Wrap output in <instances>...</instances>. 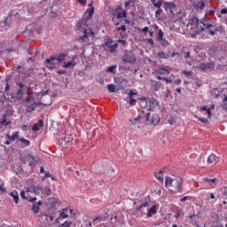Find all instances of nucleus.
<instances>
[{"mask_svg": "<svg viewBox=\"0 0 227 227\" xmlns=\"http://www.w3.org/2000/svg\"><path fill=\"white\" fill-rule=\"evenodd\" d=\"M165 187L173 194H182L184 192V179L182 177L172 178L169 176H166Z\"/></svg>", "mask_w": 227, "mask_h": 227, "instance_id": "obj_1", "label": "nucleus"}, {"mask_svg": "<svg viewBox=\"0 0 227 227\" xmlns=\"http://www.w3.org/2000/svg\"><path fill=\"white\" fill-rule=\"evenodd\" d=\"M76 27L77 29H83V34H84L83 36H81L80 38L77 39V42H79V43H86L90 36H91V38H95V32H93V30L90 28L88 24H86V21L84 20L78 21Z\"/></svg>", "mask_w": 227, "mask_h": 227, "instance_id": "obj_2", "label": "nucleus"}, {"mask_svg": "<svg viewBox=\"0 0 227 227\" xmlns=\"http://www.w3.org/2000/svg\"><path fill=\"white\" fill-rule=\"evenodd\" d=\"M142 107H149L148 111H159V101L155 98H144L140 101Z\"/></svg>", "mask_w": 227, "mask_h": 227, "instance_id": "obj_3", "label": "nucleus"}, {"mask_svg": "<svg viewBox=\"0 0 227 227\" xmlns=\"http://www.w3.org/2000/svg\"><path fill=\"white\" fill-rule=\"evenodd\" d=\"M23 106L26 108V112L27 113H33V111H35V109H36L37 106H51V104H42V103H36V101H35V98L29 97L23 100Z\"/></svg>", "mask_w": 227, "mask_h": 227, "instance_id": "obj_4", "label": "nucleus"}, {"mask_svg": "<svg viewBox=\"0 0 227 227\" xmlns=\"http://www.w3.org/2000/svg\"><path fill=\"white\" fill-rule=\"evenodd\" d=\"M163 8L165 12H169L170 15L173 17H175V15H180L182 12V10H180V8L173 2H165L163 4Z\"/></svg>", "mask_w": 227, "mask_h": 227, "instance_id": "obj_5", "label": "nucleus"}, {"mask_svg": "<svg viewBox=\"0 0 227 227\" xmlns=\"http://www.w3.org/2000/svg\"><path fill=\"white\" fill-rule=\"evenodd\" d=\"M152 116V117H151ZM145 125H159L160 121V117L159 114L153 112V114L146 113L145 115Z\"/></svg>", "mask_w": 227, "mask_h": 227, "instance_id": "obj_6", "label": "nucleus"}, {"mask_svg": "<svg viewBox=\"0 0 227 227\" xmlns=\"http://www.w3.org/2000/svg\"><path fill=\"white\" fill-rule=\"evenodd\" d=\"M67 54L66 52L59 53L58 55H53L48 59H46L45 63H51V61H58V63H63L65 59H67Z\"/></svg>", "mask_w": 227, "mask_h": 227, "instance_id": "obj_7", "label": "nucleus"}, {"mask_svg": "<svg viewBox=\"0 0 227 227\" xmlns=\"http://www.w3.org/2000/svg\"><path fill=\"white\" fill-rule=\"evenodd\" d=\"M123 63H131L132 65L136 64L137 59L136 56L129 51H124L123 56L121 57Z\"/></svg>", "mask_w": 227, "mask_h": 227, "instance_id": "obj_8", "label": "nucleus"}, {"mask_svg": "<svg viewBox=\"0 0 227 227\" xmlns=\"http://www.w3.org/2000/svg\"><path fill=\"white\" fill-rule=\"evenodd\" d=\"M114 15H115L116 19H126L127 17V10L123 11L121 5H119L114 12Z\"/></svg>", "mask_w": 227, "mask_h": 227, "instance_id": "obj_9", "label": "nucleus"}, {"mask_svg": "<svg viewBox=\"0 0 227 227\" xmlns=\"http://www.w3.org/2000/svg\"><path fill=\"white\" fill-rule=\"evenodd\" d=\"M105 47L107 52H116V49H118V43H113V41H106L105 43Z\"/></svg>", "mask_w": 227, "mask_h": 227, "instance_id": "obj_10", "label": "nucleus"}, {"mask_svg": "<svg viewBox=\"0 0 227 227\" xmlns=\"http://www.w3.org/2000/svg\"><path fill=\"white\" fill-rule=\"evenodd\" d=\"M130 123H132V125L136 126L137 125L138 129H139V124L140 123H146V121L145 119V116L139 114L137 117L134 118L133 120L130 119L129 120Z\"/></svg>", "mask_w": 227, "mask_h": 227, "instance_id": "obj_11", "label": "nucleus"}, {"mask_svg": "<svg viewBox=\"0 0 227 227\" xmlns=\"http://www.w3.org/2000/svg\"><path fill=\"white\" fill-rule=\"evenodd\" d=\"M147 198L148 201L145 200L143 202V200H141L142 205L137 207V212H141L143 215L146 214V212L143 211V208H148L150 207V197Z\"/></svg>", "mask_w": 227, "mask_h": 227, "instance_id": "obj_12", "label": "nucleus"}, {"mask_svg": "<svg viewBox=\"0 0 227 227\" xmlns=\"http://www.w3.org/2000/svg\"><path fill=\"white\" fill-rule=\"evenodd\" d=\"M219 162V157H217L215 154L211 153L207 157V164H210L211 166H214V164H217Z\"/></svg>", "mask_w": 227, "mask_h": 227, "instance_id": "obj_13", "label": "nucleus"}, {"mask_svg": "<svg viewBox=\"0 0 227 227\" xmlns=\"http://www.w3.org/2000/svg\"><path fill=\"white\" fill-rule=\"evenodd\" d=\"M93 13H95V7H90L87 9L85 15H88V16H86L85 20H84V22H86V20H91V17H93Z\"/></svg>", "mask_w": 227, "mask_h": 227, "instance_id": "obj_14", "label": "nucleus"}, {"mask_svg": "<svg viewBox=\"0 0 227 227\" xmlns=\"http://www.w3.org/2000/svg\"><path fill=\"white\" fill-rule=\"evenodd\" d=\"M192 4L197 10H205L207 2L205 0H202L200 2H194Z\"/></svg>", "mask_w": 227, "mask_h": 227, "instance_id": "obj_15", "label": "nucleus"}, {"mask_svg": "<svg viewBox=\"0 0 227 227\" xmlns=\"http://www.w3.org/2000/svg\"><path fill=\"white\" fill-rule=\"evenodd\" d=\"M68 212H69V214H72V212H74V210L68 209V208H64L59 213V217H61V219H67V217H68Z\"/></svg>", "mask_w": 227, "mask_h": 227, "instance_id": "obj_16", "label": "nucleus"}, {"mask_svg": "<svg viewBox=\"0 0 227 227\" xmlns=\"http://www.w3.org/2000/svg\"><path fill=\"white\" fill-rule=\"evenodd\" d=\"M20 198H22V200H27V201H29V203H35V201H36V197H33V198H27L26 197V192L24 191L20 192Z\"/></svg>", "mask_w": 227, "mask_h": 227, "instance_id": "obj_17", "label": "nucleus"}, {"mask_svg": "<svg viewBox=\"0 0 227 227\" xmlns=\"http://www.w3.org/2000/svg\"><path fill=\"white\" fill-rule=\"evenodd\" d=\"M42 127H43V121L39 120L38 123L33 125L32 130H34V132H38V130H40V128Z\"/></svg>", "mask_w": 227, "mask_h": 227, "instance_id": "obj_18", "label": "nucleus"}, {"mask_svg": "<svg viewBox=\"0 0 227 227\" xmlns=\"http://www.w3.org/2000/svg\"><path fill=\"white\" fill-rule=\"evenodd\" d=\"M41 205H42V200H39L38 202L33 204L32 211L34 212V214H38V212H40Z\"/></svg>", "mask_w": 227, "mask_h": 227, "instance_id": "obj_19", "label": "nucleus"}, {"mask_svg": "<svg viewBox=\"0 0 227 227\" xmlns=\"http://www.w3.org/2000/svg\"><path fill=\"white\" fill-rule=\"evenodd\" d=\"M20 137V136L19 135V131H16V132L14 133V135H12V136H10V134H6V135H5V137H6L8 140H10L11 142L15 141V139H19Z\"/></svg>", "mask_w": 227, "mask_h": 227, "instance_id": "obj_20", "label": "nucleus"}, {"mask_svg": "<svg viewBox=\"0 0 227 227\" xmlns=\"http://www.w3.org/2000/svg\"><path fill=\"white\" fill-rule=\"evenodd\" d=\"M25 160H27L28 163V166H35V156L31 154H27L25 157Z\"/></svg>", "mask_w": 227, "mask_h": 227, "instance_id": "obj_21", "label": "nucleus"}, {"mask_svg": "<svg viewBox=\"0 0 227 227\" xmlns=\"http://www.w3.org/2000/svg\"><path fill=\"white\" fill-rule=\"evenodd\" d=\"M152 88L154 90V91H159V90L162 88V82L154 81L152 83Z\"/></svg>", "mask_w": 227, "mask_h": 227, "instance_id": "obj_22", "label": "nucleus"}, {"mask_svg": "<svg viewBox=\"0 0 227 227\" xmlns=\"http://www.w3.org/2000/svg\"><path fill=\"white\" fill-rule=\"evenodd\" d=\"M155 74H158V75H169V70L161 67L157 69Z\"/></svg>", "mask_w": 227, "mask_h": 227, "instance_id": "obj_23", "label": "nucleus"}, {"mask_svg": "<svg viewBox=\"0 0 227 227\" xmlns=\"http://www.w3.org/2000/svg\"><path fill=\"white\" fill-rule=\"evenodd\" d=\"M6 116H7L6 114H4L3 118L0 121V125L2 127H8V125L12 124V121H6Z\"/></svg>", "mask_w": 227, "mask_h": 227, "instance_id": "obj_24", "label": "nucleus"}, {"mask_svg": "<svg viewBox=\"0 0 227 227\" xmlns=\"http://www.w3.org/2000/svg\"><path fill=\"white\" fill-rule=\"evenodd\" d=\"M9 195L13 198L14 200V202L16 203V205L19 204V192L17 191H13V192H11L9 193Z\"/></svg>", "mask_w": 227, "mask_h": 227, "instance_id": "obj_25", "label": "nucleus"}, {"mask_svg": "<svg viewBox=\"0 0 227 227\" xmlns=\"http://www.w3.org/2000/svg\"><path fill=\"white\" fill-rule=\"evenodd\" d=\"M201 113H205L207 114V118H212V112H210V108H207V106L200 107Z\"/></svg>", "mask_w": 227, "mask_h": 227, "instance_id": "obj_26", "label": "nucleus"}, {"mask_svg": "<svg viewBox=\"0 0 227 227\" xmlns=\"http://www.w3.org/2000/svg\"><path fill=\"white\" fill-rule=\"evenodd\" d=\"M76 63L74 60H70L68 62H65L63 65L64 68H74V67H75Z\"/></svg>", "mask_w": 227, "mask_h": 227, "instance_id": "obj_27", "label": "nucleus"}, {"mask_svg": "<svg viewBox=\"0 0 227 227\" xmlns=\"http://www.w3.org/2000/svg\"><path fill=\"white\" fill-rule=\"evenodd\" d=\"M157 214V207L153 206L150 207L147 213V217H152V215Z\"/></svg>", "mask_w": 227, "mask_h": 227, "instance_id": "obj_28", "label": "nucleus"}, {"mask_svg": "<svg viewBox=\"0 0 227 227\" xmlns=\"http://www.w3.org/2000/svg\"><path fill=\"white\" fill-rule=\"evenodd\" d=\"M157 58H159V59H168L169 54H166L164 51H160L157 54Z\"/></svg>", "mask_w": 227, "mask_h": 227, "instance_id": "obj_29", "label": "nucleus"}, {"mask_svg": "<svg viewBox=\"0 0 227 227\" xmlns=\"http://www.w3.org/2000/svg\"><path fill=\"white\" fill-rule=\"evenodd\" d=\"M162 173H164L162 170H160L158 173L154 174L155 178L159 182H164V176H162Z\"/></svg>", "mask_w": 227, "mask_h": 227, "instance_id": "obj_30", "label": "nucleus"}, {"mask_svg": "<svg viewBox=\"0 0 227 227\" xmlns=\"http://www.w3.org/2000/svg\"><path fill=\"white\" fill-rule=\"evenodd\" d=\"M190 26H199L200 20L196 17H193L189 21Z\"/></svg>", "mask_w": 227, "mask_h": 227, "instance_id": "obj_31", "label": "nucleus"}, {"mask_svg": "<svg viewBox=\"0 0 227 227\" xmlns=\"http://www.w3.org/2000/svg\"><path fill=\"white\" fill-rule=\"evenodd\" d=\"M44 64L46 65V68H48L49 70H54V68H56V63L50 61V62H45Z\"/></svg>", "mask_w": 227, "mask_h": 227, "instance_id": "obj_32", "label": "nucleus"}, {"mask_svg": "<svg viewBox=\"0 0 227 227\" xmlns=\"http://www.w3.org/2000/svg\"><path fill=\"white\" fill-rule=\"evenodd\" d=\"M19 141L21 145H24V146H29L31 145V142L24 137L19 138Z\"/></svg>", "mask_w": 227, "mask_h": 227, "instance_id": "obj_33", "label": "nucleus"}, {"mask_svg": "<svg viewBox=\"0 0 227 227\" xmlns=\"http://www.w3.org/2000/svg\"><path fill=\"white\" fill-rule=\"evenodd\" d=\"M160 13H162V9L158 8L155 11V19H157V20H162V18L160 17Z\"/></svg>", "mask_w": 227, "mask_h": 227, "instance_id": "obj_34", "label": "nucleus"}, {"mask_svg": "<svg viewBox=\"0 0 227 227\" xmlns=\"http://www.w3.org/2000/svg\"><path fill=\"white\" fill-rule=\"evenodd\" d=\"M43 219H45L47 223H52V221H54V216L51 215H43Z\"/></svg>", "mask_w": 227, "mask_h": 227, "instance_id": "obj_35", "label": "nucleus"}, {"mask_svg": "<svg viewBox=\"0 0 227 227\" xmlns=\"http://www.w3.org/2000/svg\"><path fill=\"white\" fill-rule=\"evenodd\" d=\"M209 181H210L209 178L205 177V178L202 179V184H203L204 185H206V187H213V186H212V183L209 182Z\"/></svg>", "mask_w": 227, "mask_h": 227, "instance_id": "obj_36", "label": "nucleus"}, {"mask_svg": "<svg viewBox=\"0 0 227 227\" xmlns=\"http://www.w3.org/2000/svg\"><path fill=\"white\" fill-rule=\"evenodd\" d=\"M107 90H108L109 93H116V85L108 84Z\"/></svg>", "mask_w": 227, "mask_h": 227, "instance_id": "obj_37", "label": "nucleus"}, {"mask_svg": "<svg viewBox=\"0 0 227 227\" xmlns=\"http://www.w3.org/2000/svg\"><path fill=\"white\" fill-rule=\"evenodd\" d=\"M207 31H209V35L211 36H215L216 32L219 31V29H217V27H215H215H210L209 29H207Z\"/></svg>", "mask_w": 227, "mask_h": 227, "instance_id": "obj_38", "label": "nucleus"}, {"mask_svg": "<svg viewBox=\"0 0 227 227\" xmlns=\"http://www.w3.org/2000/svg\"><path fill=\"white\" fill-rule=\"evenodd\" d=\"M164 39V32L162 30L159 29L157 33V40L158 42H160V40Z\"/></svg>", "mask_w": 227, "mask_h": 227, "instance_id": "obj_39", "label": "nucleus"}, {"mask_svg": "<svg viewBox=\"0 0 227 227\" xmlns=\"http://www.w3.org/2000/svg\"><path fill=\"white\" fill-rule=\"evenodd\" d=\"M194 118H196L198 120V121L204 123V125H207V123H208V119H207V118L198 117V115H194Z\"/></svg>", "mask_w": 227, "mask_h": 227, "instance_id": "obj_40", "label": "nucleus"}, {"mask_svg": "<svg viewBox=\"0 0 227 227\" xmlns=\"http://www.w3.org/2000/svg\"><path fill=\"white\" fill-rule=\"evenodd\" d=\"M102 221H103L102 216H98L93 219L92 224H98V223H102Z\"/></svg>", "mask_w": 227, "mask_h": 227, "instance_id": "obj_41", "label": "nucleus"}, {"mask_svg": "<svg viewBox=\"0 0 227 227\" xmlns=\"http://www.w3.org/2000/svg\"><path fill=\"white\" fill-rule=\"evenodd\" d=\"M208 182H211V185L212 187H214V185H217V184H219V180L217 178H212V179H209Z\"/></svg>", "mask_w": 227, "mask_h": 227, "instance_id": "obj_42", "label": "nucleus"}, {"mask_svg": "<svg viewBox=\"0 0 227 227\" xmlns=\"http://www.w3.org/2000/svg\"><path fill=\"white\" fill-rule=\"evenodd\" d=\"M115 68H116V66H111L107 67L106 72H109L110 74H114Z\"/></svg>", "mask_w": 227, "mask_h": 227, "instance_id": "obj_43", "label": "nucleus"}, {"mask_svg": "<svg viewBox=\"0 0 227 227\" xmlns=\"http://www.w3.org/2000/svg\"><path fill=\"white\" fill-rule=\"evenodd\" d=\"M72 226V222L66 221L64 223L60 224L59 227H70Z\"/></svg>", "mask_w": 227, "mask_h": 227, "instance_id": "obj_44", "label": "nucleus"}, {"mask_svg": "<svg viewBox=\"0 0 227 227\" xmlns=\"http://www.w3.org/2000/svg\"><path fill=\"white\" fill-rule=\"evenodd\" d=\"M159 42H160L161 47H166V46L169 45V43L168 41H166L164 38Z\"/></svg>", "mask_w": 227, "mask_h": 227, "instance_id": "obj_45", "label": "nucleus"}, {"mask_svg": "<svg viewBox=\"0 0 227 227\" xmlns=\"http://www.w3.org/2000/svg\"><path fill=\"white\" fill-rule=\"evenodd\" d=\"M153 6H154V8H161V6H162V1L161 0H158L157 2H156V4H153Z\"/></svg>", "mask_w": 227, "mask_h": 227, "instance_id": "obj_46", "label": "nucleus"}, {"mask_svg": "<svg viewBox=\"0 0 227 227\" xmlns=\"http://www.w3.org/2000/svg\"><path fill=\"white\" fill-rule=\"evenodd\" d=\"M16 15H19V12L17 11H12L7 19H12V17H15Z\"/></svg>", "mask_w": 227, "mask_h": 227, "instance_id": "obj_47", "label": "nucleus"}, {"mask_svg": "<svg viewBox=\"0 0 227 227\" xmlns=\"http://www.w3.org/2000/svg\"><path fill=\"white\" fill-rule=\"evenodd\" d=\"M45 175L42 177V180H45V178H51V176H52V174H51V172L46 171L44 172Z\"/></svg>", "mask_w": 227, "mask_h": 227, "instance_id": "obj_48", "label": "nucleus"}, {"mask_svg": "<svg viewBox=\"0 0 227 227\" xmlns=\"http://www.w3.org/2000/svg\"><path fill=\"white\" fill-rule=\"evenodd\" d=\"M17 97H22L24 95V89H19L16 92Z\"/></svg>", "mask_w": 227, "mask_h": 227, "instance_id": "obj_49", "label": "nucleus"}, {"mask_svg": "<svg viewBox=\"0 0 227 227\" xmlns=\"http://www.w3.org/2000/svg\"><path fill=\"white\" fill-rule=\"evenodd\" d=\"M183 74L184 75H186L187 77H192V71H187V70H184Z\"/></svg>", "mask_w": 227, "mask_h": 227, "instance_id": "obj_50", "label": "nucleus"}, {"mask_svg": "<svg viewBox=\"0 0 227 227\" xmlns=\"http://www.w3.org/2000/svg\"><path fill=\"white\" fill-rule=\"evenodd\" d=\"M200 68L201 70H206V68H210V65H208V64H200Z\"/></svg>", "mask_w": 227, "mask_h": 227, "instance_id": "obj_51", "label": "nucleus"}, {"mask_svg": "<svg viewBox=\"0 0 227 227\" xmlns=\"http://www.w3.org/2000/svg\"><path fill=\"white\" fill-rule=\"evenodd\" d=\"M204 27H206V29H210V27H215V26L213 24L210 23H203Z\"/></svg>", "mask_w": 227, "mask_h": 227, "instance_id": "obj_52", "label": "nucleus"}, {"mask_svg": "<svg viewBox=\"0 0 227 227\" xmlns=\"http://www.w3.org/2000/svg\"><path fill=\"white\" fill-rule=\"evenodd\" d=\"M139 31L144 33V35H146L150 31V28L148 27H145L142 30Z\"/></svg>", "mask_w": 227, "mask_h": 227, "instance_id": "obj_53", "label": "nucleus"}, {"mask_svg": "<svg viewBox=\"0 0 227 227\" xmlns=\"http://www.w3.org/2000/svg\"><path fill=\"white\" fill-rule=\"evenodd\" d=\"M129 98H132L134 95H137V92H134L133 90H129L128 93Z\"/></svg>", "mask_w": 227, "mask_h": 227, "instance_id": "obj_54", "label": "nucleus"}, {"mask_svg": "<svg viewBox=\"0 0 227 227\" xmlns=\"http://www.w3.org/2000/svg\"><path fill=\"white\" fill-rule=\"evenodd\" d=\"M51 192H52L51 191V188H49V187L45 188V194H46V196H51Z\"/></svg>", "mask_w": 227, "mask_h": 227, "instance_id": "obj_55", "label": "nucleus"}, {"mask_svg": "<svg viewBox=\"0 0 227 227\" xmlns=\"http://www.w3.org/2000/svg\"><path fill=\"white\" fill-rule=\"evenodd\" d=\"M198 35H200V30H195L193 34H192V33L191 34V36H192V38H196V36H197Z\"/></svg>", "mask_w": 227, "mask_h": 227, "instance_id": "obj_56", "label": "nucleus"}, {"mask_svg": "<svg viewBox=\"0 0 227 227\" xmlns=\"http://www.w3.org/2000/svg\"><path fill=\"white\" fill-rule=\"evenodd\" d=\"M136 102H137L136 99L129 98V106H136Z\"/></svg>", "mask_w": 227, "mask_h": 227, "instance_id": "obj_57", "label": "nucleus"}, {"mask_svg": "<svg viewBox=\"0 0 227 227\" xmlns=\"http://www.w3.org/2000/svg\"><path fill=\"white\" fill-rule=\"evenodd\" d=\"M117 31H127V27L125 25H122L121 27H117Z\"/></svg>", "mask_w": 227, "mask_h": 227, "instance_id": "obj_58", "label": "nucleus"}, {"mask_svg": "<svg viewBox=\"0 0 227 227\" xmlns=\"http://www.w3.org/2000/svg\"><path fill=\"white\" fill-rule=\"evenodd\" d=\"M79 4H82V6H86V0H76Z\"/></svg>", "mask_w": 227, "mask_h": 227, "instance_id": "obj_59", "label": "nucleus"}, {"mask_svg": "<svg viewBox=\"0 0 227 227\" xmlns=\"http://www.w3.org/2000/svg\"><path fill=\"white\" fill-rule=\"evenodd\" d=\"M57 74H59V75H65V74H67V70H58Z\"/></svg>", "mask_w": 227, "mask_h": 227, "instance_id": "obj_60", "label": "nucleus"}, {"mask_svg": "<svg viewBox=\"0 0 227 227\" xmlns=\"http://www.w3.org/2000/svg\"><path fill=\"white\" fill-rule=\"evenodd\" d=\"M148 43H150L151 47H153V45H155V43L153 42V39L149 38L147 39Z\"/></svg>", "mask_w": 227, "mask_h": 227, "instance_id": "obj_61", "label": "nucleus"}, {"mask_svg": "<svg viewBox=\"0 0 227 227\" xmlns=\"http://www.w3.org/2000/svg\"><path fill=\"white\" fill-rule=\"evenodd\" d=\"M187 200H189V196H184L182 199H180L181 203H185V201H187Z\"/></svg>", "mask_w": 227, "mask_h": 227, "instance_id": "obj_62", "label": "nucleus"}, {"mask_svg": "<svg viewBox=\"0 0 227 227\" xmlns=\"http://www.w3.org/2000/svg\"><path fill=\"white\" fill-rule=\"evenodd\" d=\"M163 81H166L167 82H173V79L171 77H164Z\"/></svg>", "mask_w": 227, "mask_h": 227, "instance_id": "obj_63", "label": "nucleus"}, {"mask_svg": "<svg viewBox=\"0 0 227 227\" xmlns=\"http://www.w3.org/2000/svg\"><path fill=\"white\" fill-rule=\"evenodd\" d=\"M114 81H115V82H116L117 84H120V83H121V82L123 81V79H121V78H114Z\"/></svg>", "mask_w": 227, "mask_h": 227, "instance_id": "obj_64", "label": "nucleus"}]
</instances>
